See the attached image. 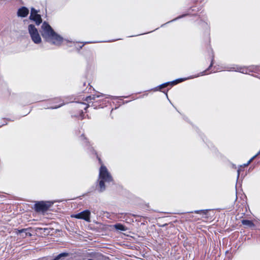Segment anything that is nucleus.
<instances>
[{
  "instance_id": "obj_1",
  "label": "nucleus",
  "mask_w": 260,
  "mask_h": 260,
  "mask_svg": "<svg viewBox=\"0 0 260 260\" xmlns=\"http://www.w3.org/2000/svg\"><path fill=\"white\" fill-rule=\"evenodd\" d=\"M41 33L43 38L51 44L59 45L62 42V38L46 22H44L41 26Z\"/></svg>"
},
{
  "instance_id": "obj_2",
  "label": "nucleus",
  "mask_w": 260,
  "mask_h": 260,
  "mask_svg": "<svg viewBox=\"0 0 260 260\" xmlns=\"http://www.w3.org/2000/svg\"><path fill=\"white\" fill-rule=\"evenodd\" d=\"M112 176L109 172L107 168L103 165H102L100 169L99 176L100 191H103L105 189V183L110 182L112 181Z\"/></svg>"
},
{
  "instance_id": "obj_3",
  "label": "nucleus",
  "mask_w": 260,
  "mask_h": 260,
  "mask_svg": "<svg viewBox=\"0 0 260 260\" xmlns=\"http://www.w3.org/2000/svg\"><path fill=\"white\" fill-rule=\"evenodd\" d=\"M28 30L33 42L39 44L42 42V39L38 29L34 25L30 24L28 26Z\"/></svg>"
},
{
  "instance_id": "obj_4",
  "label": "nucleus",
  "mask_w": 260,
  "mask_h": 260,
  "mask_svg": "<svg viewBox=\"0 0 260 260\" xmlns=\"http://www.w3.org/2000/svg\"><path fill=\"white\" fill-rule=\"evenodd\" d=\"M53 204V202L50 201L37 202L35 204V209L37 212H44L48 210Z\"/></svg>"
},
{
  "instance_id": "obj_5",
  "label": "nucleus",
  "mask_w": 260,
  "mask_h": 260,
  "mask_svg": "<svg viewBox=\"0 0 260 260\" xmlns=\"http://www.w3.org/2000/svg\"><path fill=\"white\" fill-rule=\"evenodd\" d=\"M90 212L89 210H87L83 211L79 213L71 215V217L77 219H84L87 222H90Z\"/></svg>"
},
{
  "instance_id": "obj_6",
  "label": "nucleus",
  "mask_w": 260,
  "mask_h": 260,
  "mask_svg": "<svg viewBox=\"0 0 260 260\" xmlns=\"http://www.w3.org/2000/svg\"><path fill=\"white\" fill-rule=\"evenodd\" d=\"M187 78H180V79H176L175 80H174L173 81H171V82H166V83H165L164 84H162L161 85H160L159 86L155 87L153 90L154 91H157V90H161V89L165 88V87H166L167 86H168V85H170L171 86H174L180 82H181L183 81H185L187 79Z\"/></svg>"
},
{
  "instance_id": "obj_7",
  "label": "nucleus",
  "mask_w": 260,
  "mask_h": 260,
  "mask_svg": "<svg viewBox=\"0 0 260 260\" xmlns=\"http://www.w3.org/2000/svg\"><path fill=\"white\" fill-rule=\"evenodd\" d=\"M29 18L34 21L37 25H39L42 22L41 16L37 14V11L34 8L31 9Z\"/></svg>"
},
{
  "instance_id": "obj_8",
  "label": "nucleus",
  "mask_w": 260,
  "mask_h": 260,
  "mask_svg": "<svg viewBox=\"0 0 260 260\" xmlns=\"http://www.w3.org/2000/svg\"><path fill=\"white\" fill-rule=\"evenodd\" d=\"M29 13V10L24 7L19 8L17 11V16L20 17H25Z\"/></svg>"
},
{
  "instance_id": "obj_9",
  "label": "nucleus",
  "mask_w": 260,
  "mask_h": 260,
  "mask_svg": "<svg viewBox=\"0 0 260 260\" xmlns=\"http://www.w3.org/2000/svg\"><path fill=\"white\" fill-rule=\"evenodd\" d=\"M216 66H209L207 69H206L204 72L198 74L196 77L199 76L200 75H208L211 72H216V70H215Z\"/></svg>"
},
{
  "instance_id": "obj_10",
  "label": "nucleus",
  "mask_w": 260,
  "mask_h": 260,
  "mask_svg": "<svg viewBox=\"0 0 260 260\" xmlns=\"http://www.w3.org/2000/svg\"><path fill=\"white\" fill-rule=\"evenodd\" d=\"M242 223L244 225L249 227H254V223L250 220H242Z\"/></svg>"
},
{
  "instance_id": "obj_11",
  "label": "nucleus",
  "mask_w": 260,
  "mask_h": 260,
  "mask_svg": "<svg viewBox=\"0 0 260 260\" xmlns=\"http://www.w3.org/2000/svg\"><path fill=\"white\" fill-rule=\"evenodd\" d=\"M27 230L26 229H22L20 230H18L17 234H21V233H25V236L22 235L23 237H26L27 236H30L31 234L29 233L26 232Z\"/></svg>"
},
{
  "instance_id": "obj_12",
  "label": "nucleus",
  "mask_w": 260,
  "mask_h": 260,
  "mask_svg": "<svg viewBox=\"0 0 260 260\" xmlns=\"http://www.w3.org/2000/svg\"><path fill=\"white\" fill-rule=\"evenodd\" d=\"M103 94L102 93H99L98 94L92 95V96H89L87 98L86 101H88V100H94L96 98H100L101 96H103Z\"/></svg>"
},
{
  "instance_id": "obj_13",
  "label": "nucleus",
  "mask_w": 260,
  "mask_h": 260,
  "mask_svg": "<svg viewBox=\"0 0 260 260\" xmlns=\"http://www.w3.org/2000/svg\"><path fill=\"white\" fill-rule=\"evenodd\" d=\"M115 228L117 230L124 231L126 230V228L121 224H117L114 225Z\"/></svg>"
},
{
  "instance_id": "obj_14",
  "label": "nucleus",
  "mask_w": 260,
  "mask_h": 260,
  "mask_svg": "<svg viewBox=\"0 0 260 260\" xmlns=\"http://www.w3.org/2000/svg\"><path fill=\"white\" fill-rule=\"evenodd\" d=\"M245 69L244 68H233L232 71H237V72H239L240 73H245Z\"/></svg>"
},
{
  "instance_id": "obj_15",
  "label": "nucleus",
  "mask_w": 260,
  "mask_h": 260,
  "mask_svg": "<svg viewBox=\"0 0 260 260\" xmlns=\"http://www.w3.org/2000/svg\"><path fill=\"white\" fill-rule=\"evenodd\" d=\"M259 154H260V151L256 155H255L251 159H250V160L247 162V163L246 164L244 165V166H247Z\"/></svg>"
},
{
  "instance_id": "obj_16",
  "label": "nucleus",
  "mask_w": 260,
  "mask_h": 260,
  "mask_svg": "<svg viewBox=\"0 0 260 260\" xmlns=\"http://www.w3.org/2000/svg\"><path fill=\"white\" fill-rule=\"evenodd\" d=\"M259 154H260V151L256 155H255L251 159H250V160L247 162V163L246 164L244 165V166H247Z\"/></svg>"
},
{
  "instance_id": "obj_17",
  "label": "nucleus",
  "mask_w": 260,
  "mask_h": 260,
  "mask_svg": "<svg viewBox=\"0 0 260 260\" xmlns=\"http://www.w3.org/2000/svg\"><path fill=\"white\" fill-rule=\"evenodd\" d=\"M259 154H260V151L256 155H255L251 159H250V160L247 162V163L246 164L244 165V166H247Z\"/></svg>"
},
{
  "instance_id": "obj_18",
  "label": "nucleus",
  "mask_w": 260,
  "mask_h": 260,
  "mask_svg": "<svg viewBox=\"0 0 260 260\" xmlns=\"http://www.w3.org/2000/svg\"><path fill=\"white\" fill-rule=\"evenodd\" d=\"M67 255V254L66 253H62L58 255L54 259V260H58L61 257H64Z\"/></svg>"
},
{
  "instance_id": "obj_19",
  "label": "nucleus",
  "mask_w": 260,
  "mask_h": 260,
  "mask_svg": "<svg viewBox=\"0 0 260 260\" xmlns=\"http://www.w3.org/2000/svg\"><path fill=\"white\" fill-rule=\"evenodd\" d=\"M195 213H198V214H205L207 212V211L206 210H198V211H196L194 212Z\"/></svg>"
},
{
  "instance_id": "obj_20",
  "label": "nucleus",
  "mask_w": 260,
  "mask_h": 260,
  "mask_svg": "<svg viewBox=\"0 0 260 260\" xmlns=\"http://www.w3.org/2000/svg\"><path fill=\"white\" fill-rule=\"evenodd\" d=\"M61 106V105H59L58 106H55L54 107H52L53 109H56V108H59Z\"/></svg>"
},
{
  "instance_id": "obj_21",
  "label": "nucleus",
  "mask_w": 260,
  "mask_h": 260,
  "mask_svg": "<svg viewBox=\"0 0 260 260\" xmlns=\"http://www.w3.org/2000/svg\"><path fill=\"white\" fill-rule=\"evenodd\" d=\"M239 175V171H238V176Z\"/></svg>"
}]
</instances>
